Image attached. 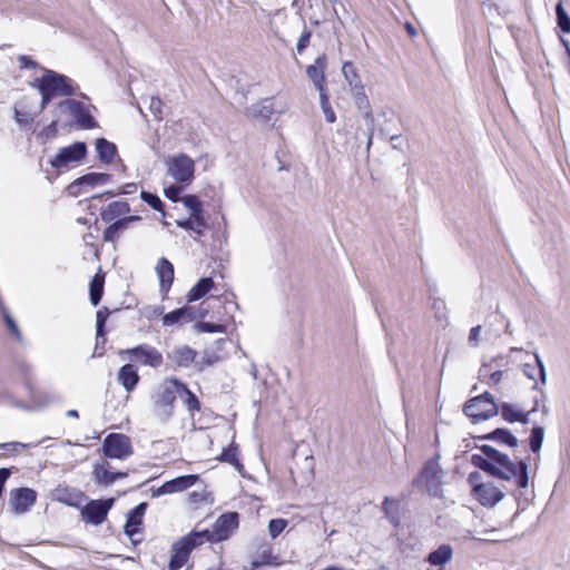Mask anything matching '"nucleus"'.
Segmentation results:
<instances>
[{
    "instance_id": "1",
    "label": "nucleus",
    "mask_w": 570,
    "mask_h": 570,
    "mask_svg": "<svg viewBox=\"0 0 570 570\" xmlns=\"http://www.w3.org/2000/svg\"><path fill=\"white\" fill-rule=\"evenodd\" d=\"M482 454H472L471 463L488 473L489 475L510 481L515 479L520 489H525L529 484L528 464L520 460L517 464L505 454L491 445H481Z\"/></svg>"
},
{
    "instance_id": "2",
    "label": "nucleus",
    "mask_w": 570,
    "mask_h": 570,
    "mask_svg": "<svg viewBox=\"0 0 570 570\" xmlns=\"http://www.w3.org/2000/svg\"><path fill=\"white\" fill-rule=\"evenodd\" d=\"M30 86L40 94L39 112L43 111L53 99L72 97L79 90V86L70 77L51 69H45L43 75L33 79Z\"/></svg>"
},
{
    "instance_id": "3",
    "label": "nucleus",
    "mask_w": 570,
    "mask_h": 570,
    "mask_svg": "<svg viewBox=\"0 0 570 570\" xmlns=\"http://www.w3.org/2000/svg\"><path fill=\"white\" fill-rule=\"evenodd\" d=\"M177 392V386L171 383V377H169L151 396L154 413L159 421L167 422L173 416Z\"/></svg>"
},
{
    "instance_id": "4",
    "label": "nucleus",
    "mask_w": 570,
    "mask_h": 570,
    "mask_svg": "<svg viewBox=\"0 0 570 570\" xmlns=\"http://www.w3.org/2000/svg\"><path fill=\"white\" fill-rule=\"evenodd\" d=\"M440 456L436 454L434 458L428 460L417 478L413 480V485H423L428 493L433 497L442 494V476L443 471L439 464Z\"/></svg>"
},
{
    "instance_id": "5",
    "label": "nucleus",
    "mask_w": 570,
    "mask_h": 570,
    "mask_svg": "<svg viewBox=\"0 0 570 570\" xmlns=\"http://www.w3.org/2000/svg\"><path fill=\"white\" fill-rule=\"evenodd\" d=\"M463 412L473 423H478L495 416L499 413V406L492 394L484 392L469 400L463 406Z\"/></svg>"
},
{
    "instance_id": "6",
    "label": "nucleus",
    "mask_w": 570,
    "mask_h": 570,
    "mask_svg": "<svg viewBox=\"0 0 570 570\" xmlns=\"http://www.w3.org/2000/svg\"><path fill=\"white\" fill-rule=\"evenodd\" d=\"M200 534L206 533L191 531L173 544L171 554L168 562L169 570H179L183 568V566L187 562L193 549L204 543L200 539Z\"/></svg>"
},
{
    "instance_id": "7",
    "label": "nucleus",
    "mask_w": 570,
    "mask_h": 570,
    "mask_svg": "<svg viewBox=\"0 0 570 570\" xmlns=\"http://www.w3.org/2000/svg\"><path fill=\"white\" fill-rule=\"evenodd\" d=\"M239 515L237 512H227L218 517L213 525V530H203L206 534H200L203 542H220L227 540L238 528Z\"/></svg>"
},
{
    "instance_id": "8",
    "label": "nucleus",
    "mask_w": 570,
    "mask_h": 570,
    "mask_svg": "<svg viewBox=\"0 0 570 570\" xmlns=\"http://www.w3.org/2000/svg\"><path fill=\"white\" fill-rule=\"evenodd\" d=\"M101 451L105 458L117 460H126L134 453L130 438L122 433L108 434L102 442Z\"/></svg>"
},
{
    "instance_id": "9",
    "label": "nucleus",
    "mask_w": 570,
    "mask_h": 570,
    "mask_svg": "<svg viewBox=\"0 0 570 570\" xmlns=\"http://www.w3.org/2000/svg\"><path fill=\"white\" fill-rule=\"evenodd\" d=\"M87 145L83 141L73 144L59 149L57 155L49 160L52 168L61 170L68 168L70 164L80 163L87 155Z\"/></svg>"
},
{
    "instance_id": "10",
    "label": "nucleus",
    "mask_w": 570,
    "mask_h": 570,
    "mask_svg": "<svg viewBox=\"0 0 570 570\" xmlns=\"http://www.w3.org/2000/svg\"><path fill=\"white\" fill-rule=\"evenodd\" d=\"M121 355H129L130 360L144 366L158 368L164 363L163 354L149 344H140L120 352Z\"/></svg>"
},
{
    "instance_id": "11",
    "label": "nucleus",
    "mask_w": 570,
    "mask_h": 570,
    "mask_svg": "<svg viewBox=\"0 0 570 570\" xmlns=\"http://www.w3.org/2000/svg\"><path fill=\"white\" fill-rule=\"evenodd\" d=\"M168 174L180 184H190L195 175V163L186 154L174 156L168 161Z\"/></svg>"
},
{
    "instance_id": "12",
    "label": "nucleus",
    "mask_w": 570,
    "mask_h": 570,
    "mask_svg": "<svg viewBox=\"0 0 570 570\" xmlns=\"http://www.w3.org/2000/svg\"><path fill=\"white\" fill-rule=\"evenodd\" d=\"M19 372L22 374L24 379L26 389L29 392V399L32 403L33 407H43L50 403L57 401V396L53 393L39 391L31 382L30 373L31 365L24 361H21L17 364Z\"/></svg>"
},
{
    "instance_id": "13",
    "label": "nucleus",
    "mask_w": 570,
    "mask_h": 570,
    "mask_svg": "<svg viewBox=\"0 0 570 570\" xmlns=\"http://www.w3.org/2000/svg\"><path fill=\"white\" fill-rule=\"evenodd\" d=\"M114 503L115 499L112 498L91 500L81 509V518L89 524L99 525L107 519Z\"/></svg>"
},
{
    "instance_id": "14",
    "label": "nucleus",
    "mask_w": 570,
    "mask_h": 570,
    "mask_svg": "<svg viewBox=\"0 0 570 570\" xmlns=\"http://www.w3.org/2000/svg\"><path fill=\"white\" fill-rule=\"evenodd\" d=\"M198 479L199 478L196 474H186V475L177 476L175 479L166 481L157 489H153L151 497L158 498L164 494H171V493L185 491V490L191 488L194 484H196Z\"/></svg>"
},
{
    "instance_id": "15",
    "label": "nucleus",
    "mask_w": 570,
    "mask_h": 570,
    "mask_svg": "<svg viewBox=\"0 0 570 570\" xmlns=\"http://www.w3.org/2000/svg\"><path fill=\"white\" fill-rule=\"evenodd\" d=\"M111 179V175L107 173H88L82 175L81 177L73 180L67 187V191L70 196H79L81 194L82 187L89 186L95 187L99 185H106Z\"/></svg>"
},
{
    "instance_id": "16",
    "label": "nucleus",
    "mask_w": 570,
    "mask_h": 570,
    "mask_svg": "<svg viewBox=\"0 0 570 570\" xmlns=\"http://www.w3.org/2000/svg\"><path fill=\"white\" fill-rule=\"evenodd\" d=\"M36 500L37 492L30 488H19L10 492V505L17 514L27 512Z\"/></svg>"
},
{
    "instance_id": "17",
    "label": "nucleus",
    "mask_w": 570,
    "mask_h": 570,
    "mask_svg": "<svg viewBox=\"0 0 570 570\" xmlns=\"http://www.w3.org/2000/svg\"><path fill=\"white\" fill-rule=\"evenodd\" d=\"M147 507L148 504L146 502H141L127 514L124 531L134 544H138L141 541V539H136L135 535L140 532V525L142 524V518L146 513Z\"/></svg>"
},
{
    "instance_id": "18",
    "label": "nucleus",
    "mask_w": 570,
    "mask_h": 570,
    "mask_svg": "<svg viewBox=\"0 0 570 570\" xmlns=\"http://www.w3.org/2000/svg\"><path fill=\"white\" fill-rule=\"evenodd\" d=\"M504 492L493 484V482H485L483 485H478L476 492L472 495L481 505L485 508H493L503 498Z\"/></svg>"
},
{
    "instance_id": "19",
    "label": "nucleus",
    "mask_w": 570,
    "mask_h": 570,
    "mask_svg": "<svg viewBox=\"0 0 570 570\" xmlns=\"http://www.w3.org/2000/svg\"><path fill=\"white\" fill-rule=\"evenodd\" d=\"M327 67V58L325 55L318 56L313 65L307 66L306 75L314 83L318 91L326 89L325 70Z\"/></svg>"
},
{
    "instance_id": "20",
    "label": "nucleus",
    "mask_w": 570,
    "mask_h": 570,
    "mask_svg": "<svg viewBox=\"0 0 570 570\" xmlns=\"http://www.w3.org/2000/svg\"><path fill=\"white\" fill-rule=\"evenodd\" d=\"M196 351L188 345H179L167 353V358L178 367H188L196 358Z\"/></svg>"
},
{
    "instance_id": "21",
    "label": "nucleus",
    "mask_w": 570,
    "mask_h": 570,
    "mask_svg": "<svg viewBox=\"0 0 570 570\" xmlns=\"http://www.w3.org/2000/svg\"><path fill=\"white\" fill-rule=\"evenodd\" d=\"M171 383L177 386V397H179L186 405L188 412L194 414L200 411V402L196 394L191 392L188 386L176 377H171Z\"/></svg>"
},
{
    "instance_id": "22",
    "label": "nucleus",
    "mask_w": 570,
    "mask_h": 570,
    "mask_svg": "<svg viewBox=\"0 0 570 570\" xmlns=\"http://www.w3.org/2000/svg\"><path fill=\"white\" fill-rule=\"evenodd\" d=\"M130 205L126 200H115L100 209V217L104 222L110 223L120 219L130 213Z\"/></svg>"
},
{
    "instance_id": "23",
    "label": "nucleus",
    "mask_w": 570,
    "mask_h": 570,
    "mask_svg": "<svg viewBox=\"0 0 570 570\" xmlns=\"http://www.w3.org/2000/svg\"><path fill=\"white\" fill-rule=\"evenodd\" d=\"M155 269L159 278L160 292L168 293L174 282V265L166 257H161Z\"/></svg>"
},
{
    "instance_id": "24",
    "label": "nucleus",
    "mask_w": 570,
    "mask_h": 570,
    "mask_svg": "<svg viewBox=\"0 0 570 570\" xmlns=\"http://www.w3.org/2000/svg\"><path fill=\"white\" fill-rule=\"evenodd\" d=\"M196 317L194 308L184 306L176 308L163 316V324L165 326H171L179 323H188L194 321Z\"/></svg>"
},
{
    "instance_id": "25",
    "label": "nucleus",
    "mask_w": 570,
    "mask_h": 570,
    "mask_svg": "<svg viewBox=\"0 0 570 570\" xmlns=\"http://www.w3.org/2000/svg\"><path fill=\"white\" fill-rule=\"evenodd\" d=\"M98 159L106 165L111 164L118 156L117 146L106 138H98L95 142Z\"/></svg>"
},
{
    "instance_id": "26",
    "label": "nucleus",
    "mask_w": 570,
    "mask_h": 570,
    "mask_svg": "<svg viewBox=\"0 0 570 570\" xmlns=\"http://www.w3.org/2000/svg\"><path fill=\"white\" fill-rule=\"evenodd\" d=\"M117 379L127 392H132L140 377L137 368L132 364H125L119 368Z\"/></svg>"
},
{
    "instance_id": "27",
    "label": "nucleus",
    "mask_w": 570,
    "mask_h": 570,
    "mask_svg": "<svg viewBox=\"0 0 570 570\" xmlns=\"http://www.w3.org/2000/svg\"><path fill=\"white\" fill-rule=\"evenodd\" d=\"M110 463L106 460L94 464L92 475L97 484L108 487L115 482L114 472L110 471Z\"/></svg>"
},
{
    "instance_id": "28",
    "label": "nucleus",
    "mask_w": 570,
    "mask_h": 570,
    "mask_svg": "<svg viewBox=\"0 0 570 570\" xmlns=\"http://www.w3.org/2000/svg\"><path fill=\"white\" fill-rule=\"evenodd\" d=\"M72 119L81 129H94L98 126L96 119L89 111V107L81 101H79V108L75 110Z\"/></svg>"
},
{
    "instance_id": "29",
    "label": "nucleus",
    "mask_w": 570,
    "mask_h": 570,
    "mask_svg": "<svg viewBox=\"0 0 570 570\" xmlns=\"http://www.w3.org/2000/svg\"><path fill=\"white\" fill-rule=\"evenodd\" d=\"M479 439L495 441L510 448H515L518 445V439L510 430L504 428H498L485 435L479 436Z\"/></svg>"
},
{
    "instance_id": "30",
    "label": "nucleus",
    "mask_w": 570,
    "mask_h": 570,
    "mask_svg": "<svg viewBox=\"0 0 570 570\" xmlns=\"http://www.w3.org/2000/svg\"><path fill=\"white\" fill-rule=\"evenodd\" d=\"M351 90H352V95L354 97L356 107L363 111V116L366 120H368L370 122H373V120H374L373 114H372V109L370 106V101L365 94L364 86L361 85L358 87L351 88Z\"/></svg>"
},
{
    "instance_id": "31",
    "label": "nucleus",
    "mask_w": 570,
    "mask_h": 570,
    "mask_svg": "<svg viewBox=\"0 0 570 570\" xmlns=\"http://www.w3.org/2000/svg\"><path fill=\"white\" fill-rule=\"evenodd\" d=\"M453 556V549L450 544H441L438 549L431 551L426 561L431 566H444L448 563Z\"/></svg>"
},
{
    "instance_id": "32",
    "label": "nucleus",
    "mask_w": 570,
    "mask_h": 570,
    "mask_svg": "<svg viewBox=\"0 0 570 570\" xmlns=\"http://www.w3.org/2000/svg\"><path fill=\"white\" fill-rule=\"evenodd\" d=\"M281 564L278 556L273 554L271 548L263 549L256 557L250 561V570H257L263 566L277 567Z\"/></svg>"
},
{
    "instance_id": "33",
    "label": "nucleus",
    "mask_w": 570,
    "mask_h": 570,
    "mask_svg": "<svg viewBox=\"0 0 570 570\" xmlns=\"http://www.w3.org/2000/svg\"><path fill=\"white\" fill-rule=\"evenodd\" d=\"M78 108H79V100L70 99V98L63 99L53 106V109L51 111L52 117H55L56 119L61 121L63 119V117H66V116L72 117L75 114V110Z\"/></svg>"
},
{
    "instance_id": "34",
    "label": "nucleus",
    "mask_w": 570,
    "mask_h": 570,
    "mask_svg": "<svg viewBox=\"0 0 570 570\" xmlns=\"http://www.w3.org/2000/svg\"><path fill=\"white\" fill-rule=\"evenodd\" d=\"M534 361H535L534 364H529V363L523 364V374L530 380H535V377L538 375L541 383L546 384V382H547L546 367H544V364L538 353H534Z\"/></svg>"
},
{
    "instance_id": "35",
    "label": "nucleus",
    "mask_w": 570,
    "mask_h": 570,
    "mask_svg": "<svg viewBox=\"0 0 570 570\" xmlns=\"http://www.w3.org/2000/svg\"><path fill=\"white\" fill-rule=\"evenodd\" d=\"M214 287L212 277H202L188 292L187 301L195 302L203 298Z\"/></svg>"
},
{
    "instance_id": "36",
    "label": "nucleus",
    "mask_w": 570,
    "mask_h": 570,
    "mask_svg": "<svg viewBox=\"0 0 570 570\" xmlns=\"http://www.w3.org/2000/svg\"><path fill=\"white\" fill-rule=\"evenodd\" d=\"M274 112L275 109L269 99H263L249 108V114L252 117L258 118L265 122L272 119Z\"/></svg>"
},
{
    "instance_id": "37",
    "label": "nucleus",
    "mask_w": 570,
    "mask_h": 570,
    "mask_svg": "<svg viewBox=\"0 0 570 570\" xmlns=\"http://www.w3.org/2000/svg\"><path fill=\"white\" fill-rule=\"evenodd\" d=\"M217 460L233 465L239 473L244 471V465L238 459V445L235 442L224 449Z\"/></svg>"
},
{
    "instance_id": "38",
    "label": "nucleus",
    "mask_w": 570,
    "mask_h": 570,
    "mask_svg": "<svg viewBox=\"0 0 570 570\" xmlns=\"http://www.w3.org/2000/svg\"><path fill=\"white\" fill-rule=\"evenodd\" d=\"M111 224L104 230L102 238L106 243H115L119 236L128 229L122 218L110 222Z\"/></svg>"
},
{
    "instance_id": "39",
    "label": "nucleus",
    "mask_w": 570,
    "mask_h": 570,
    "mask_svg": "<svg viewBox=\"0 0 570 570\" xmlns=\"http://www.w3.org/2000/svg\"><path fill=\"white\" fill-rule=\"evenodd\" d=\"M382 510L394 527L400 525V504L397 500L386 497L383 501Z\"/></svg>"
},
{
    "instance_id": "40",
    "label": "nucleus",
    "mask_w": 570,
    "mask_h": 570,
    "mask_svg": "<svg viewBox=\"0 0 570 570\" xmlns=\"http://www.w3.org/2000/svg\"><path fill=\"white\" fill-rule=\"evenodd\" d=\"M109 316L107 307H102L96 313V341L97 346L106 343V322Z\"/></svg>"
},
{
    "instance_id": "41",
    "label": "nucleus",
    "mask_w": 570,
    "mask_h": 570,
    "mask_svg": "<svg viewBox=\"0 0 570 570\" xmlns=\"http://www.w3.org/2000/svg\"><path fill=\"white\" fill-rule=\"evenodd\" d=\"M105 276L96 274L89 285L90 302L94 306H97L104 295Z\"/></svg>"
},
{
    "instance_id": "42",
    "label": "nucleus",
    "mask_w": 570,
    "mask_h": 570,
    "mask_svg": "<svg viewBox=\"0 0 570 570\" xmlns=\"http://www.w3.org/2000/svg\"><path fill=\"white\" fill-rule=\"evenodd\" d=\"M180 202L184 206L189 209L190 216H193L197 222L204 217L203 203L196 195H186Z\"/></svg>"
},
{
    "instance_id": "43",
    "label": "nucleus",
    "mask_w": 570,
    "mask_h": 570,
    "mask_svg": "<svg viewBox=\"0 0 570 570\" xmlns=\"http://www.w3.org/2000/svg\"><path fill=\"white\" fill-rule=\"evenodd\" d=\"M176 225L183 229L191 230L196 235L202 236L207 226L205 217H202L200 220H196L193 216L187 219L177 220Z\"/></svg>"
},
{
    "instance_id": "44",
    "label": "nucleus",
    "mask_w": 570,
    "mask_h": 570,
    "mask_svg": "<svg viewBox=\"0 0 570 570\" xmlns=\"http://www.w3.org/2000/svg\"><path fill=\"white\" fill-rule=\"evenodd\" d=\"M38 112L32 114L24 110L22 101H18L14 106V120L22 127L30 126L35 121Z\"/></svg>"
},
{
    "instance_id": "45",
    "label": "nucleus",
    "mask_w": 570,
    "mask_h": 570,
    "mask_svg": "<svg viewBox=\"0 0 570 570\" xmlns=\"http://www.w3.org/2000/svg\"><path fill=\"white\" fill-rule=\"evenodd\" d=\"M342 72L351 88H355L363 85L358 76L357 69L355 68L353 62L345 61L342 67Z\"/></svg>"
},
{
    "instance_id": "46",
    "label": "nucleus",
    "mask_w": 570,
    "mask_h": 570,
    "mask_svg": "<svg viewBox=\"0 0 570 570\" xmlns=\"http://www.w3.org/2000/svg\"><path fill=\"white\" fill-rule=\"evenodd\" d=\"M556 16H557L558 27L561 29L562 32L569 33L570 32V17L566 11L562 1H559L556 6Z\"/></svg>"
},
{
    "instance_id": "47",
    "label": "nucleus",
    "mask_w": 570,
    "mask_h": 570,
    "mask_svg": "<svg viewBox=\"0 0 570 570\" xmlns=\"http://www.w3.org/2000/svg\"><path fill=\"white\" fill-rule=\"evenodd\" d=\"M544 439V429L542 426H534L531 430V434L529 438V445L533 453L540 451Z\"/></svg>"
},
{
    "instance_id": "48",
    "label": "nucleus",
    "mask_w": 570,
    "mask_h": 570,
    "mask_svg": "<svg viewBox=\"0 0 570 570\" xmlns=\"http://www.w3.org/2000/svg\"><path fill=\"white\" fill-rule=\"evenodd\" d=\"M318 92H320L321 108L325 116V119L327 122L333 124L336 120V115L330 104V98L326 94V89H324V91H318Z\"/></svg>"
},
{
    "instance_id": "49",
    "label": "nucleus",
    "mask_w": 570,
    "mask_h": 570,
    "mask_svg": "<svg viewBox=\"0 0 570 570\" xmlns=\"http://www.w3.org/2000/svg\"><path fill=\"white\" fill-rule=\"evenodd\" d=\"M140 198L142 202L148 204L154 210L160 212L165 215V205L158 195L142 190L140 193Z\"/></svg>"
},
{
    "instance_id": "50",
    "label": "nucleus",
    "mask_w": 570,
    "mask_h": 570,
    "mask_svg": "<svg viewBox=\"0 0 570 570\" xmlns=\"http://www.w3.org/2000/svg\"><path fill=\"white\" fill-rule=\"evenodd\" d=\"M138 186L136 183L125 184L121 189L117 193L106 191L104 194H97L91 197L92 200H102L105 196L115 197L117 195H129L134 194L137 190Z\"/></svg>"
},
{
    "instance_id": "51",
    "label": "nucleus",
    "mask_w": 570,
    "mask_h": 570,
    "mask_svg": "<svg viewBox=\"0 0 570 570\" xmlns=\"http://www.w3.org/2000/svg\"><path fill=\"white\" fill-rule=\"evenodd\" d=\"M288 522L287 520L285 519H282V518H277V519H272L269 522H268V532H269V535L275 539L277 538L284 530L285 528L287 527Z\"/></svg>"
},
{
    "instance_id": "52",
    "label": "nucleus",
    "mask_w": 570,
    "mask_h": 570,
    "mask_svg": "<svg viewBox=\"0 0 570 570\" xmlns=\"http://www.w3.org/2000/svg\"><path fill=\"white\" fill-rule=\"evenodd\" d=\"M501 416L504 421L509 423H514L519 419L520 411L517 410L512 404L510 403H502L501 404Z\"/></svg>"
},
{
    "instance_id": "53",
    "label": "nucleus",
    "mask_w": 570,
    "mask_h": 570,
    "mask_svg": "<svg viewBox=\"0 0 570 570\" xmlns=\"http://www.w3.org/2000/svg\"><path fill=\"white\" fill-rule=\"evenodd\" d=\"M59 122L60 121L53 117L52 121L38 134V137L42 140V142H46L47 140L57 136Z\"/></svg>"
},
{
    "instance_id": "54",
    "label": "nucleus",
    "mask_w": 570,
    "mask_h": 570,
    "mask_svg": "<svg viewBox=\"0 0 570 570\" xmlns=\"http://www.w3.org/2000/svg\"><path fill=\"white\" fill-rule=\"evenodd\" d=\"M196 328L204 333H225L226 326L223 324L210 323V322H198Z\"/></svg>"
},
{
    "instance_id": "55",
    "label": "nucleus",
    "mask_w": 570,
    "mask_h": 570,
    "mask_svg": "<svg viewBox=\"0 0 570 570\" xmlns=\"http://www.w3.org/2000/svg\"><path fill=\"white\" fill-rule=\"evenodd\" d=\"M3 321L12 336H14L18 341H21L22 335L14 320L10 316V314L2 307Z\"/></svg>"
},
{
    "instance_id": "56",
    "label": "nucleus",
    "mask_w": 570,
    "mask_h": 570,
    "mask_svg": "<svg viewBox=\"0 0 570 570\" xmlns=\"http://www.w3.org/2000/svg\"><path fill=\"white\" fill-rule=\"evenodd\" d=\"M311 38H312V31L309 29H307L306 27H304V30L296 43V50H297L298 55H302L305 51V49L309 46Z\"/></svg>"
},
{
    "instance_id": "57",
    "label": "nucleus",
    "mask_w": 570,
    "mask_h": 570,
    "mask_svg": "<svg viewBox=\"0 0 570 570\" xmlns=\"http://www.w3.org/2000/svg\"><path fill=\"white\" fill-rule=\"evenodd\" d=\"M180 193H181V187L180 186H177V185H170L169 187L165 188V196L176 203V202H180Z\"/></svg>"
},
{
    "instance_id": "58",
    "label": "nucleus",
    "mask_w": 570,
    "mask_h": 570,
    "mask_svg": "<svg viewBox=\"0 0 570 570\" xmlns=\"http://www.w3.org/2000/svg\"><path fill=\"white\" fill-rule=\"evenodd\" d=\"M149 109L156 118L161 119L163 101L159 98L153 97L150 99Z\"/></svg>"
},
{
    "instance_id": "59",
    "label": "nucleus",
    "mask_w": 570,
    "mask_h": 570,
    "mask_svg": "<svg viewBox=\"0 0 570 570\" xmlns=\"http://www.w3.org/2000/svg\"><path fill=\"white\" fill-rule=\"evenodd\" d=\"M481 479H482V475L476 471L471 472L469 474L468 482L472 487V495L476 492L478 485H483L485 483V482H482Z\"/></svg>"
},
{
    "instance_id": "60",
    "label": "nucleus",
    "mask_w": 570,
    "mask_h": 570,
    "mask_svg": "<svg viewBox=\"0 0 570 570\" xmlns=\"http://www.w3.org/2000/svg\"><path fill=\"white\" fill-rule=\"evenodd\" d=\"M481 330H482V326L481 325H476L474 327H472L470 330V333H469V344L471 346H478L479 345V336H480V333H481Z\"/></svg>"
},
{
    "instance_id": "61",
    "label": "nucleus",
    "mask_w": 570,
    "mask_h": 570,
    "mask_svg": "<svg viewBox=\"0 0 570 570\" xmlns=\"http://www.w3.org/2000/svg\"><path fill=\"white\" fill-rule=\"evenodd\" d=\"M31 444L21 443V442H7V443H0V449L7 450V451H18L20 449L29 448Z\"/></svg>"
},
{
    "instance_id": "62",
    "label": "nucleus",
    "mask_w": 570,
    "mask_h": 570,
    "mask_svg": "<svg viewBox=\"0 0 570 570\" xmlns=\"http://www.w3.org/2000/svg\"><path fill=\"white\" fill-rule=\"evenodd\" d=\"M19 66L21 69H33L37 67V62L32 60L29 56H20L19 57Z\"/></svg>"
},
{
    "instance_id": "63",
    "label": "nucleus",
    "mask_w": 570,
    "mask_h": 570,
    "mask_svg": "<svg viewBox=\"0 0 570 570\" xmlns=\"http://www.w3.org/2000/svg\"><path fill=\"white\" fill-rule=\"evenodd\" d=\"M124 222H126V225L129 227L130 224L135 223V222H139L141 220V217L138 216V215H125V217H122Z\"/></svg>"
},
{
    "instance_id": "64",
    "label": "nucleus",
    "mask_w": 570,
    "mask_h": 570,
    "mask_svg": "<svg viewBox=\"0 0 570 570\" xmlns=\"http://www.w3.org/2000/svg\"><path fill=\"white\" fill-rule=\"evenodd\" d=\"M502 375H503V372L498 370V371H494L493 373H491L490 375V381L493 383V384H498L501 379H502Z\"/></svg>"
}]
</instances>
